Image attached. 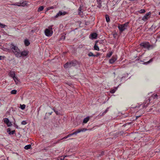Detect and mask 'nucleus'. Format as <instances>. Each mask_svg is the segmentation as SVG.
<instances>
[{
  "label": "nucleus",
  "mask_w": 160,
  "mask_h": 160,
  "mask_svg": "<svg viewBox=\"0 0 160 160\" xmlns=\"http://www.w3.org/2000/svg\"><path fill=\"white\" fill-rule=\"evenodd\" d=\"M10 48L17 57L20 56V50L18 47L12 44H11Z\"/></svg>",
  "instance_id": "1"
},
{
  "label": "nucleus",
  "mask_w": 160,
  "mask_h": 160,
  "mask_svg": "<svg viewBox=\"0 0 160 160\" xmlns=\"http://www.w3.org/2000/svg\"><path fill=\"white\" fill-rule=\"evenodd\" d=\"M78 64V62L76 60H72L70 62H67L64 65V67L66 68H70L72 67H75Z\"/></svg>",
  "instance_id": "2"
},
{
  "label": "nucleus",
  "mask_w": 160,
  "mask_h": 160,
  "mask_svg": "<svg viewBox=\"0 0 160 160\" xmlns=\"http://www.w3.org/2000/svg\"><path fill=\"white\" fill-rule=\"evenodd\" d=\"M140 45L144 48H147L148 50H149L150 49L153 48L155 46L153 45L150 44L149 42H147L141 43L140 44Z\"/></svg>",
  "instance_id": "3"
},
{
  "label": "nucleus",
  "mask_w": 160,
  "mask_h": 160,
  "mask_svg": "<svg viewBox=\"0 0 160 160\" xmlns=\"http://www.w3.org/2000/svg\"><path fill=\"white\" fill-rule=\"evenodd\" d=\"M128 24V22H127L124 24H119L118 25V28L119 30L122 32L126 29Z\"/></svg>",
  "instance_id": "4"
},
{
  "label": "nucleus",
  "mask_w": 160,
  "mask_h": 160,
  "mask_svg": "<svg viewBox=\"0 0 160 160\" xmlns=\"http://www.w3.org/2000/svg\"><path fill=\"white\" fill-rule=\"evenodd\" d=\"M44 32L45 35L48 37L51 36L53 33L52 30H49L48 28L45 30Z\"/></svg>",
  "instance_id": "5"
},
{
  "label": "nucleus",
  "mask_w": 160,
  "mask_h": 160,
  "mask_svg": "<svg viewBox=\"0 0 160 160\" xmlns=\"http://www.w3.org/2000/svg\"><path fill=\"white\" fill-rule=\"evenodd\" d=\"M67 13V12L65 11H63V12H62V11H60L55 16V18H56L61 16H64L66 15Z\"/></svg>",
  "instance_id": "6"
},
{
  "label": "nucleus",
  "mask_w": 160,
  "mask_h": 160,
  "mask_svg": "<svg viewBox=\"0 0 160 160\" xmlns=\"http://www.w3.org/2000/svg\"><path fill=\"white\" fill-rule=\"evenodd\" d=\"M150 100L149 98L143 102V105L142 106L143 108H146L148 107L150 103Z\"/></svg>",
  "instance_id": "7"
},
{
  "label": "nucleus",
  "mask_w": 160,
  "mask_h": 160,
  "mask_svg": "<svg viewBox=\"0 0 160 160\" xmlns=\"http://www.w3.org/2000/svg\"><path fill=\"white\" fill-rule=\"evenodd\" d=\"M28 51H24L22 52H20V56H18V57H21V56H26L28 55Z\"/></svg>",
  "instance_id": "8"
},
{
  "label": "nucleus",
  "mask_w": 160,
  "mask_h": 160,
  "mask_svg": "<svg viewBox=\"0 0 160 160\" xmlns=\"http://www.w3.org/2000/svg\"><path fill=\"white\" fill-rule=\"evenodd\" d=\"M150 14V13L148 12L142 18V20L144 21H146L148 19V16Z\"/></svg>",
  "instance_id": "9"
},
{
  "label": "nucleus",
  "mask_w": 160,
  "mask_h": 160,
  "mask_svg": "<svg viewBox=\"0 0 160 160\" xmlns=\"http://www.w3.org/2000/svg\"><path fill=\"white\" fill-rule=\"evenodd\" d=\"M97 34L96 33H93L91 34V38L92 39H96L97 37Z\"/></svg>",
  "instance_id": "10"
},
{
  "label": "nucleus",
  "mask_w": 160,
  "mask_h": 160,
  "mask_svg": "<svg viewBox=\"0 0 160 160\" xmlns=\"http://www.w3.org/2000/svg\"><path fill=\"white\" fill-rule=\"evenodd\" d=\"M117 59L115 57H112L109 60V62L110 63H113Z\"/></svg>",
  "instance_id": "11"
},
{
  "label": "nucleus",
  "mask_w": 160,
  "mask_h": 160,
  "mask_svg": "<svg viewBox=\"0 0 160 160\" xmlns=\"http://www.w3.org/2000/svg\"><path fill=\"white\" fill-rule=\"evenodd\" d=\"M21 6L25 7V6H27L28 2L26 1H23L22 2H21Z\"/></svg>",
  "instance_id": "12"
},
{
  "label": "nucleus",
  "mask_w": 160,
  "mask_h": 160,
  "mask_svg": "<svg viewBox=\"0 0 160 160\" xmlns=\"http://www.w3.org/2000/svg\"><path fill=\"white\" fill-rule=\"evenodd\" d=\"M9 75L12 78L15 76V73L14 71H10L9 73Z\"/></svg>",
  "instance_id": "13"
},
{
  "label": "nucleus",
  "mask_w": 160,
  "mask_h": 160,
  "mask_svg": "<svg viewBox=\"0 0 160 160\" xmlns=\"http://www.w3.org/2000/svg\"><path fill=\"white\" fill-rule=\"evenodd\" d=\"M89 117H87L84 118L83 120V123H86L89 121Z\"/></svg>",
  "instance_id": "14"
},
{
  "label": "nucleus",
  "mask_w": 160,
  "mask_h": 160,
  "mask_svg": "<svg viewBox=\"0 0 160 160\" xmlns=\"http://www.w3.org/2000/svg\"><path fill=\"white\" fill-rule=\"evenodd\" d=\"M24 42L26 46H28L30 44V42L27 39H25L24 40Z\"/></svg>",
  "instance_id": "15"
},
{
  "label": "nucleus",
  "mask_w": 160,
  "mask_h": 160,
  "mask_svg": "<svg viewBox=\"0 0 160 160\" xmlns=\"http://www.w3.org/2000/svg\"><path fill=\"white\" fill-rule=\"evenodd\" d=\"M56 6H51V7H50L47 8H46V11H48L49 10H50V9H53L54 8H56Z\"/></svg>",
  "instance_id": "16"
},
{
  "label": "nucleus",
  "mask_w": 160,
  "mask_h": 160,
  "mask_svg": "<svg viewBox=\"0 0 160 160\" xmlns=\"http://www.w3.org/2000/svg\"><path fill=\"white\" fill-rule=\"evenodd\" d=\"M31 148V145L30 144L28 145L25 146L24 148L25 149L28 150L29 149Z\"/></svg>",
  "instance_id": "17"
},
{
  "label": "nucleus",
  "mask_w": 160,
  "mask_h": 160,
  "mask_svg": "<svg viewBox=\"0 0 160 160\" xmlns=\"http://www.w3.org/2000/svg\"><path fill=\"white\" fill-rule=\"evenodd\" d=\"M4 122L6 123L7 125H8V122H9V120L8 118H5L4 119Z\"/></svg>",
  "instance_id": "18"
},
{
  "label": "nucleus",
  "mask_w": 160,
  "mask_h": 160,
  "mask_svg": "<svg viewBox=\"0 0 160 160\" xmlns=\"http://www.w3.org/2000/svg\"><path fill=\"white\" fill-rule=\"evenodd\" d=\"M105 18L107 22H108L110 21V19L109 16L108 15L105 16Z\"/></svg>",
  "instance_id": "19"
},
{
  "label": "nucleus",
  "mask_w": 160,
  "mask_h": 160,
  "mask_svg": "<svg viewBox=\"0 0 160 160\" xmlns=\"http://www.w3.org/2000/svg\"><path fill=\"white\" fill-rule=\"evenodd\" d=\"M44 8V7L43 6H41L39 7L38 9V12H40L42 11Z\"/></svg>",
  "instance_id": "20"
},
{
  "label": "nucleus",
  "mask_w": 160,
  "mask_h": 160,
  "mask_svg": "<svg viewBox=\"0 0 160 160\" xmlns=\"http://www.w3.org/2000/svg\"><path fill=\"white\" fill-rule=\"evenodd\" d=\"M12 5H14V6H21V3H19V2H16L14 4H12Z\"/></svg>",
  "instance_id": "21"
},
{
  "label": "nucleus",
  "mask_w": 160,
  "mask_h": 160,
  "mask_svg": "<svg viewBox=\"0 0 160 160\" xmlns=\"http://www.w3.org/2000/svg\"><path fill=\"white\" fill-rule=\"evenodd\" d=\"M158 95L157 94L154 93L152 96V97L153 99H157L158 98Z\"/></svg>",
  "instance_id": "22"
},
{
  "label": "nucleus",
  "mask_w": 160,
  "mask_h": 160,
  "mask_svg": "<svg viewBox=\"0 0 160 160\" xmlns=\"http://www.w3.org/2000/svg\"><path fill=\"white\" fill-rule=\"evenodd\" d=\"M94 49L95 50H97V51H99V48L96 45V44H95L94 47Z\"/></svg>",
  "instance_id": "23"
},
{
  "label": "nucleus",
  "mask_w": 160,
  "mask_h": 160,
  "mask_svg": "<svg viewBox=\"0 0 160 160\" xmlns=\"http://www.w3.org/2000/svg\"><path fill=\"white\" fill-rule=\"evenodd\" d=\"M112 53L113 52H111L109 53H107L106 56L108 58H110L112 55Z\"/></svg>",
  "instance_id": "24"
},
{
  "label": "nucleus",
  "mask_w": 160,
  "mask_h": 160,
  "mask_svg": "<svg viewBox=\"0 0 160 160\" xmlns=\"http://www.w3.org/2000/svg\"><path fill=\"white\" fill-rule=\"evenodd\" d=\"M145 12V11L144 9H142L140 10L138 12L140 13H143Z\"/></svg>",
  "instance_id": "25"
},
{
  "label": "nucleus",
  "mask_w": 160,
  "mask_h": 160,
  "mask_svg": "<svg viewBox=\"0 0 160 160\" xmlns=\"http://www.w3.org/2000/svg\"><path fill=\"white\" fill-rule=\"evenodd\" d=\"M153 61V58L151 59L149 61L146 62H145V64H148L151 62H152Z\"/></svg>",
  "instance_id": "26"
},
{
  "label": "nucleus",
  "mask_w": 160,
  "mask_h": 160,
  "mask_svg": "<svg viewBox=\"0 0 160 160\" xmlns=\"http://www.w3.org/2000/svg\"><path fill=\"white\" fill-rule=\"evenodd\" d=\"M26 106L24 104L21 105L20 104V108L22 109H24L25 108Z\"/></svg>",
  "instance_id": "27"
},
{
  "label": "nucleus",
  "mask_w": 160,
  "mask_h": 160,
  "mask_svg": "<svg viewBox=\"0 0 160 160\" xmlns=\"http://www.w3.org/2000/svg\"><path fill=\"white\" fill-rule=\"evenodd\" d=\"M117 89V88H116L115 89H112L110 91V92L112 93H114L116 91Z\"/></svg>",
  "instance_id": "28"
},
{
  "label": "nucleus",
  "mask_w": 160,
  "mask_h": 160,
  "mask_svg": "<svg viewBox=\"0 0 160 160\" xmlns=\"http://www.w3.org/2000/svg\"><path fill=\"white\" fill-rule=\"evenodd\" d=\"M17 93V91L15 90H13L11 92V93L12 94H16Z\"/></svg>",
  "instance_id": "29"
},
{
  "label": "nucleus",
  "mask_w": 160,
  "mask_h": 160,
  "mask_svg": "<svg viewBox=\"0 0 160 160\" xmlns=\"http://www.w3.org/2000/svg\"><path fill=\"white\" fill-rule=\"evenodd\" d=\"M88 56L89 57L93 56L94 57V55L92 52H90L88 54Z\"/></svg>",
  "instance_id": "30"
},
{
  "label": "nucleus",
  "mask_w": 160,
  "mask_h": 160,
  "mask_svg": "<svg viewBox=\"0 0 160 160\" xmlns=\"http://www.w3.org/2000/svg\"><path fill=\"white\" fill-rule=\"evenodd\" d=\"M54 111V112H55L56 114L57 115H59L60 114V113L59 112H58V111H56L54 109H52Z\"/></svg>",
  "instance_id": "31"
},
{
  "label": "nucleus",
  "mask_w": 160,
  "mask_h": 160,
  "mask_svg": "<svg viewBox=\"0 0 160 160\" xmlns=\"http://www.w3.org/2000/svg\"><path fill=\"white\" fill-rule=\"evenodd\" d=\"M65 39V37L64 35H62L60 38V40H64Z\"/></svg>",
  "instance_id": "32"
},
{
  "label": "nucleus",
  "mask_w": 160,
  "mask_h": 160,
  "mask_svg": "<svg viewBox=\"0 0 160 160\" xmlns=\"http://www.w3.org/2000/svg\"><path fill=\"white\" fill-rule=\"evenodd\" d=\"M83 130H82V129H79L78 130H77L76 131L78 133L81 132H83Z\"/></svg>",
  "instance_id": "33"
},
{
  "label": "nucleus",
  "mask_w": 160,
  "mask_h": 160,
  "mask_svg": "<svg viewBox=\"0 0 160 160\" xmlns=\"http://www.w3.org/2000/svg\"><path fill=\"white\" fill-rule=\"evenodd\" d=\"M106 114V113L105 112H103L102 113H100L99 114V115L100 116H103L105 114Z\"/></svg>",
  "instance_id": "34"
},
{
  "label": "nucleus",
  "mask_w": 160,
  "mask_h": 160,
  "mask_svg": "<svg viewBox=\"0 0 160 160\" xmlns=\"http://www.w3.org/2000/svg\"><path fill=\"white\" fill-rule=\"evenodd\" d=\"M27 123L25 121H23L21 122L22 124L23 125H25Z\"/></svg>",
  "instance_id": "35"
},
{
  "label": "nucleus",
  "mask_w": 160,
  "mask_h": 160,
  "mask_svg": "<svg viewBox=\"0 0 160 160\" xmlns=\"http://www.w3.org/2000/svg\"><path fill=\"white\" fill-rule=\"evenodd\" d=\"M12 78L15 82H16L17 80L18 81V78L14 76Z\"/></svg>",
  "instance_id": "36"
},
{
  "label": "nucleus",
  "mask_w": 160,
  "mask_h": 160,
  "mask_svg": "<svg viewBox=\"0 0 160 160\" xmlns=\"http://www.w3.org/2000/svg\"><path fill=\"white\" fill-rule=\"evenodd\" d=\"M78 13L79 14H80V13H81V12H81V7H80L79 8H78Z\"/></svg>",
  "instance_id": "37"
},
{
  "label": "nucleus",
  "mask_w": 160,
  "mask_h": 160,
  "mask_svg": "<svg viewBox=\"0 0 160 160\" xmlns=\"http://www.w3.org/2000/svg\"><path fill=\"white\" fill-rule=\"evenodd\" d=\"M0 26L1 28H4L6 26L5 25L0 23Z\"/></svg>",
  "instance_id": "38"
},
{
  "label": "nucleus",
  "mask_w": 160,
  "mask_h": 160,
  "mask_svg": "<svg viewBox=\"0 0 160 160\" xmlns=\"http://www.w3.org/2000/svg\"><path fill=\"white\" fill-rule=\"evenodd\" d=\"M15 132V130H13L11 132L9 133L10 135H13L14 134V133Z\"/></svg>",
  "instance_id": "39"
},
{
  "label": "nucleus",
  "mask_w": 160,
  "mask_h": 160,
  "mask_svg": "<svg viewBox=\"0 0 160 160\" xmlns=\"http://www.w3.org/2000/svg\"><path fill=\"white\" fill-rule=\"evenodd\" d=\"M7 132L9 134V133L11 132V129L10 128H8L7 129Z\"/></svg>",
  "instance_id": "40"
},
{
  "label": "nucleus",
  "mask_w": 160,
  "mask_h": 160,
  "mask_svg": "<svg viewBox=\"0 0 160 160\" xmlns=\"http://www.w3.org/2000/svg\"><path fill=\"white\" fill-rule=\"evenodd\" d=\"M52 26H49L48 27V29H49V30H52Z\"/></svg>",
  "instance_id": "41"
},
{
  "label": "nucleus",
  "mask_w": 160,
  "mask_h": 160,
  "mask_svg": "<svg viewBox=\"0 0 160 160\" xmlns=\"http://www.w3.org/2000/svg\"><path fill=\"white\" fill-rule=\"evenodd\" d=\"M8 125H7L8 127H9L12 125L11 122H10L9 121L8 122Z\"/></svg>",
  "instance_id": "42"
},
{
  "label": "nucleus",
  "mask_w": 160,
  "mask_h": 160,
  "mask_svg": "<svg viewBox=\"0 0 160 160\" xmlns=\"http://www.w3.org/2000/svg\"><path fill=\"white\" fill-rule=\"evenodd\" d=\"M72 133V135H76L78 133L77 132L75 131Z\"/></svg>",
  "instance_id": "43"
},
{
  "label": "nucleus",
  "mask_w": 160,
  "mask_h": 160,
  "mask_svg": "<svg viewBox=\"0 0 160 160\" xmlns=\"http://www.w3.org/2000/svg\"><path fill=\"white\" fill-rule=\"evenodd\" d=\"M101 4H100L97 6L99 8H100L101 7Z\"/></svg>",
  "instance_id": "44"
},
{
  "label": "nucleus",
  "mask_w": 160,
  "mask_h": 160,
  "mask_svg": "<svg viewBox=\"0 0 160 160\" xmlns=\"http://www.w3.org/2000/svg\"><path fill=\"white\" fill-rule=\"evenodd\" d=\"M4 58V57H3L2 56H0V60L2 59V58Z\"/></svg>",
  "instance_id": "45"
},
{
  "label": "nucleus",
  "mask_w": 160,
  "mask_h": 160,
  "mask_svg": "<svg viewBox=\"0 0 160 160\" xmlns=\"http://www.w3.org/2000/svg\"><path fill=\"white\" fill-rule=\"evenodd\" d=\"M72 135V133H71V134H69L67 136H68V137H70Z\"/></svg>",
  "instance_id": "46"
},
{
  "label": "nucleus",
  "mask_w": 160,
  "mask_h": 160,
  "mask_svg": "<svg viewBox=\"0 0 160 160\" xmlns=\"http://www.w3.org/2000/svg\"><path fill=\"white\" fill-rule=\"evenodd\" d=\"M68 138V136L67 135V136H66L65 137H64L63 138H62V139H66L67 138Z\"/></svg>",
  "instance_id": "47"
},
{
  "label": "nucleus",
  "mask_w": 160,
  "mask_h": 160,
  "mask_svg": "<svg viewBox=\"0 0 160 160\" xmlns=\"http://www.w3.org/2000/svg\"><path fill=\"white\" fill-rule=\"evenodd\" d=\"M99 55V53H98L96 55H94V57H98Z\"/></svg>",
  "instance_id": "48"
},
{
  "label": "nucleus",
  "mask_w": 160,
  "mask_h": 160,
  "mask_svg": "<svg viewBox=\"0 0 160 160\" xmlns=\"http://www.w3.org/2000/svg\"><path fill=\"white\" fill-rule=\"evenodd\" d=\"M64 158H59V159H58L57 160H64Z\"/></svg>",
  "instance_id": "49"
},
{
  "label": "nucleus",
  "mask_w": 160,
  "mask_h": 160,
  "mask_svg": "<svg viewBox=\"0 0 160 160\" xmlns=\"http://www.w3.org/2000/svg\"><path fill=\"white\" fill-rule=\"evenodd\" d=\"M82 130H83V131H86L87 130V129L85 128H83V129H82Z\"/></svg>",
  "instance_id": "50"
},
{
  "label": "nucleus",
  "mask_w": 160,
  "mask_h": 160,
  "mask_svg": "<svg viewBox=\"0 0 160 160\" xmlns=\"http://www.w3.org/2000/svg\"><path fill=\"white\" fill-rule=\"evenodd\" d=\"M108 109L109 108H108L105 110L108 112Z\"/></svg>",
  "instance_id": "51"
},
{
  "label": "nucleus",
  "mask_w": 160,
  "mask_h": 160,
  "mask_svg": "<svg viewBox=\"0 0 160 160\" xmlns=\"http://www.w3.org/2000/svg\"><path fill=\"white\" fill-rule=\"evenodd\" d=\"M141 116H137L136 117V119H137L138 118H139Z\"/></svg>",
  "instance_id": "52"
},
{
  "label": "nucleus",
  "mask_w": 160,
  "mask_h": 160,
  "mask_svg": "<svg viewBox=\"0 0 160 160\" xmlns=\"http://www.w3.org/2000/svg\"><path fill=\"white\" fill-rule=\"evenodd\" d=\"M52 112H50V113H49V115H51L52 114Z\"/></svg>",
  "instance_id": "53"
},
{
  "label": "nucleus",
  "mask_w": 160,
  "mask_h": 160,
  "mask_svg": "<svg viewBox=\"0 0 160 160\" xmlns=\"http://www.w3.org/2000/svg\"><path fill=\"white\" fill-rule=\"evenodd\" d=\"M104 112H105L106 113L107 112L106 111V110H105V111H104Z\"/></svg>",
  "instance_id": "54"
},
{
  "label": "nucleus",
  "mask_w": 160,
  "mask_h": 160,
  "mask_svg": "<svg viewBox=\"0 0 160 160\" xmlns=\"http://www.w3.org/2000/svg\"><path fill=\"white\" fill-rule=\"evenodd\" d=\"M16 128H18V126L17 125H16Z\"/></svg>",
  "instance_id": "55"
},
{
  "label": "nucleus",
  "mask_w": 160,
  "mask_h": 160,
  "mask_svg": "<svg viewBox=\"0 0 160 160\" xmlns=\"http://www.w3.org/2000/svg\"><path fill=\"white\" fill-rule=\"evenodd\" d=\"M103 153H104V152H102V154H103Z\"/></svg>",
  "instance_id": "56"
},
{
  "label": "nucleus",
  "mask_w": 160,
  "mask_h": 160,
  "mask_svg": "<svg viewBox=\"0 0 160 160\" xmlns=\"http://www.w3.org/2000/svg\"><path fill=\"white\" fill-rule=\"evenodd\" d=\"M159 14L160 15V12L159 13Z\"/></svg>",
  "instance_id": "57"
},
{
  "label": "nucleus",
  "mask_w": 160,
  "mask_h": 160,
  "mask_svg": "<svg viewBox=\"0 0 160 160\" xmlns=\"http://www.w3.org/2000/svg\"><path fill=\"white\" fill-rule=\"evenodd\" d=\"M99 0L100 1L101 0Z\"/></svg>",
  "instance_id": "58"
}]
</instances>
